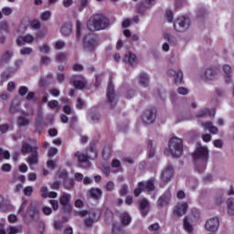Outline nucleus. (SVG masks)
<instances>
[{"label":"nucleus","mask_w":234,"mask_h":234,"mask_svg":"<svg viewBox=\"0 0 234 234\" xmlns=\"http://www.w3.org/2000/svg\"><path fill=\"white\" fill-rule=\"evenodd\" d=\"M111 25L110 20L103 14H94L90 17L88 22V29L90 32L98 30H105Z\"/></svg>","instance_id":"f257e3e1"},{"label":"nucleus","mask_w":234,"mask_h":234,"mask_svg":"<svg viewBox=\"0 0 234 234\" xmlns=\"http://www.w3.org/2000/svg\"><path fill=\"white\" fill-rule=\"evenodd\" d=\"M193 158L197 165L206 167V164H207V160H209V149H207V146H202V144L197 143Z\"/></svg>","instance_id":"f03ea898"},{"label":"nucleus","mask_w":234,"mask_h":234,"mask_svg":"<svg viewBox=\"0 0 234 234\" xmlns=\"http://www.w3.org/2000/svg\"><path fill=\"white\" fill-rule=\"evenodd\" d=\"M21 151L24 154L27 153H30V156L27 159V162L29 165H34V164H37V146H32L27 143L22 144Z\"/></svg>","instance_id":"7ed1b4c3"},{"label":"nucleus","mask_w":234,"mask_h":234,"mask_svg":"<svg viewBox=\"0 0 234 234\" xmlns=\"http://www.w3.org/2000/svg\"><path fill=\"white\" fill-rule=\"evenodd\" d=\"M18 213H22L23 218L29 217L31 222H37L39 220V210L36 206L20 207Z\"/></svg>","instance_id":"20e7f679"},{"label":"nucleus","mask_w":234,"mask_h":234,"mask_svg":"<svg viewBox=\"0 0 234 234\" xmlns=\"http://www.w3.org/2000/svg\"><path fill=\"white\" fill-rule=\"evenodd\" d=\"M169 151L175 158H178L184 151V144L182 139L174 137L169 141Z\"/></svg>","instance_id":"39448f33"},{"label":"nucleus","mask_w":234,"mask_h":234,"mask_svg":"<svg viewBox=\"0 0 234 234\" xmlns=\"http://www.w3.org/2000/svg\"><path fill=\"white\" fill-rule=\"evenodd\" d=\"M82 45L86 52H94L98 47V37L93 33L86 35L83 37Z\"/></svg>","instance_id":"423d86ee"},{"label":"nucleus","mask_w":234,"mask_h":234,"mask_svg":"<svg viewBox=\"0 0 234 234\" xmlns=\"http://www.w3.org/2000/svg\"><path fill=\"white\" fill-rule=\"evenodd\" d=\"M191 27L189 17L179 16L174 22V28L176 32H186Z\"/></svg>","instance_id":"0eeeda50"},{"label":"nucleus","mask_w":234,"mask_h":234,"mask_svg":"<svg viewBox=\"0 0 234 234\" xmlns=\"http://www.w3.org/2000/svg\"><path fill=\"white\" fill-rule=\"evenodd\" d=\"M163 37L165 40V42L162 44V51L169 52V50H171V46L176 45L177 43L176 37L171 34V32L165 31L163 34Z\"/></svg>","instance_id":"6e6552de"},{"label":"nucleus","mask_w":234,"mask_h":234,"mask_svg":"<svg viewBox=\"0 0 234 234\" xmlns=\"http://www.w3.org/2000/svg\"><path fill=\"white\" fill-rule=\"evenodd\" d=\"M143 122L146 125H151V123H154V121L156 120V108L155 107H149L147 108L144 114H143Z\"/></svg>","instance_id":"1a4fd4ad"},{"label":"nucleus","mask_w":234,"mask_h":234,"mask_svg":"<svg viewBox=\"0 0 234 234\" xmlns=\"http://www.w3.org/2000/svg\"><path fill=\"white\" fill-rule=\"evenodd\" d=\"M218 228H220V220L218 217H213L207 219L205 223V229L209 231L210 233H217L218 231Z\"/></svg>","instance_id":"9d476101"},{"label":"nucleus","mask_w":234,"mask_h":234,"mask_svg":"<svg viewBox=\"0 0 234 234\" xmlns=\"http://www.w3.org/2000/svg\"><path fill=\"white\" fill-rule=\"evenodd\" d=\"M76 214L80 215V217H88L84 220L85 226H87L88 228H92V225L94 224V219L96 218V212L89 210H80L76 211Z\"/></svg>","instance_id":"9b49d317"},{"label":"nucleus","mask_w":234,"mask_h":234,"mask_svg":"<svg viewBox=\"0 0 234 234\" xmlns=\"http://www.w3.org/2000/svg\"><path fill=\"white\" fill-rule=\"evenodd\" d=\"M156 5V0H144L137 5V12L140 16H145L147 10H151Z\"/></svg>","instance_id":"f8f14e48"},{"label":"nucleus","mask_w":234,"mask_h":234,"mask_svg":"<svg viewBox=\"0 0 234 234\" xmlns=\"http://www.w3.org/2000/svg\"><path fill=\"white\" fill-rule=\"evenodd\" d=\"M106 100L110 104V107H116V91L114 90V85L112 81L109 82L107 87Z\"/></svg>","instance_id":"ddd939ff"},{"label":"nucleus","mask_w":234,"mask_h":234,"mask_svg":"<svg viewBox=\"0 0 234 234\" xmlns=\"http://www.w3.org/2000/svg\"><path fill=\"white\" fill-rule=\"evenodd\" d=\"M199 76L203 81H215V80H218L217 70L212 68L206 69Z\"/></svg>","instance_id":"4468645a"},{"label":"nucleus","mask_w":234,"mask_h":234,"mask_svg":"<svg viewBox=\"0 0 234 234\" xmlns=\"http://www.w3.org/2000/svg\"><path fill=\"white\" fill-rule=\"evenodd\" d=\"M90 149L91 153H93V157L89 156V154L80 152L76 153L75 156L80 164H85V162H88L89 160H94V158H97L98 152H96V150H93L92 147H90Z\"/></svg>","instance_id":"2eb2a0df"},{"label":"nucleus","mask_w":234,"mask_h":234,"mask_svg":"<svg viewBox=\"0 0 234 234\" xmlns=\"http://www.w3.org/2000/svg\"><path fill=\"white\" fill-rule=\"evenodd\" d=\"M35 133L40 134L43 131V112L39 110L37 112L35 121H34Z\"/></svg>","instance_id":"dca6fc26"},{"label":"nucleus","mask_w":234,"mask_h":234,"mask_svg":"<svg viewBox=\"0 0 234 234\" xmlns=\"http://www.w3.org/2000/svg\"><path fill=\"white\" fill-rule=\"evenodd\" d=\"M168 76H171L174 78L175 83H182V80H184V72L182 70H175L173 69H170L167 70Z\"/></svg>","instance_id":"f3484780"},{"label":"nucleus","mask_w":234,"mask_h":234,"mask_svg":"<svg viewBox=\"0 0 234 234\" xmlns=\"http://www.w3.org/2000/svg\"><path fill=\"white\" fill-rule=\"evenodd\" d=\"M175 170H173V166H167L161 174V180L165 182V184L171 182Z\"/></svg>","instance_id":"a211bd4d"},{"label":"nucleus","mask_w":234,"mask_h":234,"mask_svg":"<svg viewBox=\"0 0 234 234\" xmlns=\"http://www.w3.org/2000/svg\"><path fill=\"white\" fill-rule=\"evenodd\" d=\"M16 45L18 47H22L25 43H34V36L32 35H26L24 37H16Z\"/></svg>","instance_id":"6ab92c4d"},{"label":"nucleus","mask_w":234,"mask_h":234,"mask_svg":"<svg viewBox=\"0 0 234 234\" xmlns=\"http://www.w3.org/2000/svg\"><path fill=\"white\" fill-rule=\"evenodd\" d=\"M201 127L206 131H208L211 134H218V128L213 125V122H200Z\"/></svg>","instance_id":"aec40b11"},{"label":"nucleus","mask_w":234,"mask_h":234,"mask_svg":"<svg viewBox=\"0 0 234 234\" xmlns=\"http://www.w3.org/2000/svg\"><path fill=\"white\" fill-rule=\"evenodd\" d=\"M13 56H14V51L12 50L5 51L1 57L0 67H5V65L9 63Z\"/></svg>","instance_id":"412c9836"},{"label":"nucleus","mask_w":234,"mask_h":234,"mask_svg":"<svg viewBox=\"0 0 234 234\" xmlns=\"http://www.w3.org/2000/svg\"><path fill=\"white\" fill-rule=\"evenodd\" d=\"M206 116L215 118V110L205 108L196 114L197 118H206Z\"/></svg>","instance_id":"4be33fe9"},{"label":"nucleus","mask_w":234,"mask_h":234,"mask_svg":"<svg viewBox=\"0 0 234 234\" xmlns=\"http://www.w3.org/2000/svg\"><path fill=\"white\" fill-rule=\"evenodd\" d=\"M120 220L122 226H129L133 220V218H131V214H129V212L123 211L120 214Z\"/></svg>","instance_id":"5701e85b"},{"label":"nucleus","mask_w":234,"mask_h":234,"mask_svg":"<svg viewBox=\"0 0 234 234\" xmlns=\"http://www.w3.org/2000/svg\"><path fill=\"white\" fill-rule=\"evenodd\" d=\"M103 195V191L100 188L92 187L89 190V196L94 200H100Z\"/></svg>","instance_id":"b1692460"},{"label":"nucleus","mask_w":234,"mask_h":234,"mask_svg":"<svg viewBox=\"0 0 234 234\" xmlns=\"http://www.w3.org/2000/svg\"><path fill=\"white\" fill-rule=\"evenodd\" d=\"M223 72L225 73V81L226 83H231V74L233 73V69L231 66L225 64L223 65Z\"/></svg>","instance_id":"393cba45"},{"label":"nucleus","mask_w":234,"mask_h":234,"mask_svg":"<svg viewBox=\"0 0 234 234\" xmlns=\"http://www.w3.org/2000/svg\"><path fill=\"white\" fill-rule=\"evenodd\" d=\"M187 211V206H176L173 209V214L175 217H183Z\"/></svg>","instance_id":"a878e982"},{"label":"nucleus","mask_w":234,"mask_h":234,"mask_svg":"<svg viewBox=\"0 0 234 234\" xmlns=\"http://www.w3.org/2000/svg\"><path fill=\"white\" fill-rule=\"evenodd\" d=\"M71 198H72V196H70V194L63 193L59 197L60 206H69L70 204Z\"/></svg>","instance_id":"bb28decb"},{"label":"nucleus","mask_w":234,"mask_h":234,"mask_svg":"<svg viewBox=\"0 0 234 234\" xmlns=\"http://www.w3.org/2000/svg\"><path fill=\"white\" fill-rule=\"evenodd\" d=\"M144 191H154L156 186H154V178H150L147 181L144 182Z\"/></svg>","instance_id":"cd10ccee"},{"label":"nucleus","mask_w":234,"mask_h":234,"mask_svg":"<svg viewBox=\"0 0 234 234\" xmlns=\"http://www.w3.org/2000/svg\"><path fill=\"white\" fill-rule=\"evenodd\" d=\"M124 63H129V65H134L136 63V55L128 52L123 58Z\"/></svg>","instance_id":"c85d7f7f"},{"label":"nucleus","mask_w":234,"mask_h":234,"mask_svg":"<svg viewBox=\"0 0 234 234\" xmlns=\"http://www.w3.org/2000/svg\"><path fill=\"white\" fill-rule=\"evenodd\" d=\"M139 83L142 87H149V76L145 73L139 75Z\"/></svg>","instance_id":"c756f323"},{"label":"nucleus","mask_w":234,"mask_h":234,"mask_svg":"<svg viewBox=\"0 0 234 234\" xmlns=\"http://www.w3.org/2000/svg\"><path fill=\"white\" fill-rule=\"evenodd\" d=\"M17 123L19 127H28L30 125V120L27 116L21 115L18 117Z\"/></svg>","instance_id":"7c9ffc66"},{"label":"nucleus","mask_w":234,"mask_h":234,"mask_svg":"<svg viewBox=\"0 0 234 234\" xmlns=\"http://www.w3.org/2000/svg\"><path fill=\"white\" fill-rule=\"evenodd\" d=\"M61 34L63 36H70L72 34V24H66L60 28Z\"/></svg>","instance_id":"2f4dec72"},{"label":"nucleus","mask_w":234,"mask_h":234,"mask_svg":"<svg viewBox=\"0 0 234 234\" xmlns=\"http://www.w3.org/2000/svg\"><path fill=\"white\" fill-rule=\"evenodd\" d=\"M171 204V197L168 196H161L158 199V206H167Z\"/></svg>","instance_id":"473e14b6"},{"label":"nucleus","mask_w":234,"mask_h":234,"mask_svg":"<svg viewBox=\"0 0 234 234\" xmlns=\"http://www.w3.org/2000/svg\"><path fill=\"white\" fill-rule=\"evenodd\" d=\"M144 181L138 183V187H136L133 190V195L135 197H138L139 195H142V191H145V188H144Z\"/></svg>","instance_id":"72a5a7b5"},{"label":"nucleus","mask_w":234,"mask_h":234,"mask_svg":"<svg viewBox=\"0 0 234 234\" xmlns=\"http://www.w3.org/2000/svg\"><path fill=\"white\" fill-rule=\"evenodd\" d=\"M26 100H27V101H34L35 103L39 101V99L36 97V92L34 91H29L26 97Z\"/></svg>","instance_id":"f704fd0d"},{"label":"nucleus","mask_w":234,"mask_h":234,"mask_svg":"<svg viewBox=\"0 0 234 234\" xmlns=\"http://www.w3.org/2000/svg\"><path fill=\"white\" fill-rule=\"evenodd\" d=\"M83 28L81 27V23L80 21L76 22V37L77 39H81V31Z\"/></svg>","instance_id":"c9c22d12"},{"label":"nucleus","mask_w":234,"mask_h":234,"mask_svg":"<svg viewBox=\"0 0 234 234\" xmlns=\"http://www.w3.org/2000/svg\"><path fill=\"white\" fill-rule=\"evenodd\" d=\"M112 167L116 169L117 172L122 171V163L118 159H113L112 161Z\"/></svg>","instance_id":"e433bc0d"},{"label":"nucleus","mask_w":234,"mask_h":234,"mask_svg":"<svg viewBox=\"0 0 234 234\" xmlns=\"http://www.w3.org/2000/svg\"><path fill=\"white\" fill-rule=\"evenodd\" d=\"M73 87H75V89H79L80 90L85 89V81L82 80H73Z\"/></svg>","instance_id":"4c0bfd02"},{"label":"nucleus","mask_w":234,"mask_h":234,"mask_svg":"<svg viewBox=\"0 0 234 234\" xmlns=\"http://www.w3.org/2000/svg\"><path fill=\"white\" fill-rule=\"evenodd\" d=\"M5 158V160H10V152L8 150H3L0 148V161Z\"/></svg>","instance_id":"58836bf2"},{"label":"nucleus","mask_w":234,"mask_h":234,"mask_svg":"<svg viewBox=\"0 0 234 234\" xmlns=\"http://www.w3.org/2000/svg\"><path fill=\"white\" fill-rule=\"evenodd\" d=\"M56 61L58 63H65V61H67V54H65V53H58L56 56Z\"/></svg>","instance_id":"ea45409f"},{"label":"nucleus","mask_w":234,"mask_h":234,"mask_svg":"<svg viewBox=\"0 0 234 234\" xmlns=\"http://www.w3.org/2000/svg\"><path fill=\"white\" fill-rule=\"evenodd\" d=\"M34 52V49L32 48H22L20 49L21 56H30Z\"/></svg>","instance_id":"a19ab883"},{"label":"nucleus","mask_w":234,"mask_h":234,"mask_svg":"<svg viewBox=\"0 0 234 234\" xmlns=\"http://www.w3.org/2000/svg\"><path fill=\"white\" fill-rule=\"evenodd\" d=\"M184 228L187 233L191 234L193 233V225L187 221V219H184Z\"/></svg>","instance_id":"79ce46f5"},{"label":"nucleus","mask_w":234,"mask_h":234,"mask_svg":"<svg viewBox=\"0 0 234 234\" xmlns=\"http://www.w3.org/2000/svg\"><path fill=\"white\" fill-rule=\"evenodd\" d=\"M64 187H65V189H72V187H74V180L65 179L64 180Z\"/></svg>","instance_id":"37998d69"},{"label":"nucleus","mask_w":234,"mask_h":234,"mask_svg":"<svg viewBox=\"0 0 234 234\" xmlns=\"http://www.w3.org/2000/svg\"><path fill=\"white\" fill-rule=\"evenodd\" d=\"M39 50L42 52V54H50V47H48L47 44L39 46Z\"/></svg>","instance_id":"c03bdc74"},{"label":"nucleus","mask_w":234,"mask_h":234,"mask_svg":"<svg viewBox=\"0 0 234 234\" xmlns=\"http://www.w3.org/2000/svg\"><path fill=\"white\" fill-rule=\"evenodd\" d=\"M213 145L218 149H222V147H224V141H222V139H216L213 141Z\"/></svg>","instance_id":"a18cd8bd"},{"label":"nucleus","mask_w":234,"mask_h":234,"mask_svg":"<svg viewBox=\"0 0 234 234\" xmlns=\"http://www.w3.org/2000/svg\"><path fill=\"white\" fill-rule=\"evenodd\" d=\"M50 16H52L50 11H45L40 15V19L41 21H48V19H50Z\"/></svg>","instance_id":"49530a36"},{"label":"nucleus","mask_w":234,"mask_h":234,"mask_svg":"<svg viewBox=\"0 0 234 234\" xmlns=\"http://www.w3.org/2000/svg\"><path fill=\"white\" fill-rule=\"evenodd\" d=\"M119 193H120L121 197H125V195H127V193H129V186L127 185H122L121 186V189L119 190Z\"/></svg>","instance_id":"de8ad7c7"},{"label":"nucleus","mask_w":234,"mask_h":234,"mask_svg":"<svg viewBox=\"0 0 234 234\" xmlns=\"http://www.w3.org/2000/svg\"><path fill=\"white\" fill-rule=\"evenodd\" d=\"M19 96H27L28 94V88L27 86H21L18 90Z\"/></svg>","instance_id":"09e8293b"},{"label":"nucleus","mask_w":234,"mask_h":234,"mask_svg":"<svg viewBox=\"0 0 234 234\" xmlns=\"http://www.w3.org/2000/svg\"><path fill=\"white\" fill-rule=\"evenodd\" d=\"M65 45H66L65 41H63V40H57L55 42V48L57 50H61L65 47Z\"/></svg>","instance_id":"8fccbe9b"},{"label":"nucleus","mask_w":234,"mask_h":234,"mask_svg":"<svg viewBox=\"0 0 234 234\" xmlns=\"http://www.w3.org/2000/svg\"><path fill=\"white\" fill-rule=\"evenodd\" d=\"M111 154H112L111 147L109 146L105 147L102 151V156L104 158H111Z\"/></svg>","instance_id":"3c124183"},{"label":"nucleus","mask_w":234,"mask_h":234,"mask_svg":"<svg viewBox=\"0 0 234 234\" xmlns=\"http://www.w3.org/2000/svg\"><path fill=\"white\" fill-rule=\"evenodd\" d=\"M148 149H149V157H154V148L153 147V141H149L148 143Z\"/></svg>","instance_id":"603ef678"},{"label":"nucleus","mask_w":234,"mask_h":234,"mask_svg":"<svg viewBox=\"0 0 234 234\" xmlns=\"http://www.w3.org/2000/svg\"><path fill=\"white\" fill-rule=\"evenodd\" d=\"M104 187L106 190H108L110 192L114 191V189H115L114 182L109 181L108 183H106Z\"/></svg>","instance_id":"864d4df0"},{"label":"nucleus","mask_w":234,"mask_h":234,"mask_svg":"<svg viewBox=\"0 0 234 234\" xmlns=\"http://www.w3.org/2000/svg\"><path fill=\"white\" fill-rule=\"evenodd\" d=\"M31 27L32 28H35V30H39V28H41V22L37 19L33 20L31 21Z\"/></svg>","instance_id":"5fc2aeb1"},{"label":"nucleus","mask_w":234,"mask_h":234,"mask_svg":"<svg viewBox=\"0 0 234 234\" xmlns=\"http://www.w3.org/2000/svg\"><path fill=\"white\" fill-rule=\"evenodd\" d=\"M40 192H41V197L43 198H48V187L47 186H42L41 189H40Z\"/></svg>","instance_id":"6e6d98bb"},{"label":"nucleus","mask_w":234,"mask_h":234,"mask_svg":"<svg viewBox=\"0 0 234 234\" xmlns=\"http://www.w3.org/2000/svg\"><path fill=\"white\" fill-rule=\"evenodd\" d=\"M177 92L178 94H181V96H187V94H189V90H187V88L179 87Z\"/></svg>","instance_id":"4d7b16f0"},{"label":"nucleus","mask_w":234,"mask_h":234,"mask_svg":"<svg viewBox=\"0 0 234 234\" xmlns=\"http://www.w3.org/2000/svg\"><path fill=\"white\" fill-rule=\"evenodd\" d=\"M48 106L49 109H58L59 107V102L58 101H50L48 102Z\"/></svg>","instance_id":"13d9d810"},{"label":"nucleus","mask_w":234,"mask_h":234,"mask_svg":"<svg viewBox=\"0 0 234 234\" xmlns=\"http://www.w3.org/2000/svg\"><path fill=\"white\" fill-rule=\"evenodd\" d=\"M58 154V148L56 147H50L48 152V155L49 158H52V156H56Z\"/></svg>","instance_id":"bf43d9fd"},{"label":"nucleus","mask_w":234,"mask_h":234,"mask_svg":"<svg viewBox=\"0 0 234 234\" xmlns=\"http://www.w3.org/2000/svg\"><path fill=\"white\" fill-rule=\"evenodd\" d=\"M166 20L168 23H171L173 21V11L167 9L165 14Z\"/></svg>","instance_id":"052dcab7"},{"label":"nucleus","mask_w":234,"mask_h":234,"mask_svg":"<svg viewBox=\"0 0 234 234\" xmlns=\"http://www.w3.org/2000/svg\"><path fill=\"white\" fill-rule=\"evenodd\" d=\"M139 211H141V215L145 216L149 213V207L147 206H140Z\"/></svg>","instance_id":"680f3d73"},{"label":"nucleus","mask_w":234,"mask_h":234,"mask_svg":"<svg viewBox=\"0 0 234 234\" xmlns=\"http://www.w3.org/2000/svg\"><path fill=\"white\" fill-rule=\"evenodd\" d=\"M50 58L47 56H42L40 58V63H42V65H50Z\"/></svg>","instance_id":"e2e57ef3"},{"label":"nucleus","mask_w":234,"mask_h":234,"mask_svg":"<svg viewBox=\"0 0 234 234\" xmlns=\"http://www.w3.org/2000/svg\"><path fill=\"white\" fill-rule=\"evenodd\" d=\"M45 228H46L45 222L39 221V223H38V232H39V234H45Z\"/></svg>","instance_id":"0e129e2a"},{"label":"nucleus","mask_w":234,"mask_h":234,"mask_svg":"<svg viewBox=\"0 0 234 234\" xmlns=\"http://www.w3.org/2000/svg\"><path fill=\"white\" fill-rule=\"evenodd\" d=\"M112 234H123V230L119 229L118 226L113 225Z\"/></svg>","instance_id":"69168bd1"},{"label":"nucleus","mask_w":234,"mask_h":234,"mask_svg":"<svg viewBox=\"0 0 234 234\" xmlns=\"http://www.w3.org/2000/svg\"><path fill=\"white\" fill-rule=\"evenodd\" d=\"M7 231H8V234L21 233V230H19V229H17V227H10Z\"/></svg>","instance_id":"338daca9"},{"label":"nucleus","mask_w":234,"mask_h":234,"mask_svg":"<svg viewBox=\"0 0 234 234\" xmlns=\"http://www.w3.org/2000/svg\"><path fill=\"white\" fill-rule=\"evenodd\" d=\"M191 214L194 216V218H200V210L198 208L194 207Z\"/></svg>","instance_id":"774afa93"}]
</instances>
